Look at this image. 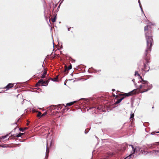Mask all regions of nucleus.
<instances>
[{"instance_id":"nucleus-1","label":"nucleus","mask_w":159,"mask_h":159,"mask_svg":"<svg viewBox=\"0 0 159 159\" xmlns=\"http://www.w3.org/2000/svg\"><path fill=\"white\" fill-rule=\"evenodd\" d=\"M148 26H149V25H147L144 27L145 34L147 41V48L145 50V52L144 54V61L143 62L144 68L143 69V70L144 71L146 72H148L149 70V66H148L149 59L148 56H147L148 51L149 49V48L148 47L149 41V33L148 30Z\"/></svg>"},{"instance_id":"nucleus-2","label":"nucleus","mask_w":159,"mask_h":159,"mask_svg":"<svg viewBox=\"0 0 159 159\" xmlns=\"http://www.w3.org/2000/svg\"><path fill=\"white\" fill-rule=\"evenodd\" d=\"M129 146L131 147L132 148L133 152H131V153L124 159H133L134 157V153L139 150V148L138 147H136L134 148L132 145H129Z\"/></svg>"},{"instance_id":"nucleus-3","label":"nucleus","mask_w":159,"mask_h":159,"mask_svg":"<svg viewBox=\"0 0 159 159\" xmlns=\"http://www.w3.org/2000/svg\"><path fill=\"white\" fill-rule=\"evenodd\" d=\"M48 80L44 81L43 80L41 79L39 80L38 83L36 84V87L41 85V86H46L48 84Z\"/></svg>"},{"instance_id":"nucleus-4","label":"nucleus","mask_w":159,"mask_h":159,"mask_svg":"<svg viewBox=\"0 0 159 159\" xmlns=\"http://www.w3.org/2000/svg\"><path fill=\"white\" fill-rule=\"evenodd\" d=\"M64 106V104H59L58 105H52L50 106V108L51 109H57V110H59V109H61L62 108V106Z\"/></svg>"},{"instance_id":"nucleus-5","label":"nucleus","mask_w":159,"mask_h":159,"mask_svg":"<svg viewBox=\"0 0 159 159\" xmlns=\"http://www.w3.org/2000/svg\"><path fill=\"white\" fill-rule=\"evenodd\" d=\"M135 76H138L139 79H140L139 81L140 82H146L142 78V77L140 76V75L138 73V71H135ZM144 84V83H143Z\"/></svg>"},{"instance_id":"nucleus-6","label":"nucleus","mask_w":159,"mask_h":159,"mask_svg":"<svg viewBox=\"0 0 159 159\" xmlns=\"http://www.w3.org/2000/svg\"><path fill=\"white\" fill-rule=\"evenodd\" d=\"M136 93V89H134L128 93H125V95L126 96H129Z\"/></svg>"},{"instance_id":"nucleus-7","label":"nucleus","mask_w":159,"mask_h":159,"mask_svg":"<svg viewBox=\"0 0 159 159\" xmlns=\"http://www.w3.org/2000/svg\"><path fill=\"white\" fill-rule=\"evenodd\" d=\"M97 110L98 111V112H101L102 111H104L105 110L104 109L103 106H100L97 108Z\"/></svg>"},{"instance_id":"nucleus-8","label":"nucleus","mask_w":159,"mask_h":159,"mask_svg":"<svg viewBox=\"0 0 159 159\" xmlns=\"http://www.w3.org/2000/svg\"><path fill=\"white\" fill-rule=\"evenodd\" d=\"M146 82H144V84L143 83L144 82H142V83L143 84H141L139 86V89H141L142 88H144L145 87L146 85H147L148 84V82L147 81H145Z\"/></svg>"},{"instance_id":"nucleus-9","label":"nucleus","mask_w":159,"mask_h":159,"mask_svg":"<svg viewBox=\"0 0 159 159\" xmlns=\"http://www.w3.org/2000/svg\"><path fill=\"white\" fill-rule=\"evenodd\" d=\"M14 84H9L7 85L6 87V88L7 89H9L10 88H12Z\"/></svg>"},{"instance_id":"nucleus-10","label":"nucleus","mask_w":159,"mask_h":159,"mask_svg":"<svg viewBox=\"0 0 159 159\" xmlns=\"http://www.w3.org/2000/svg\"><path fill=\"white\" fill-rule=\"evenodd\" d=\"M48 141L47 142V148H46V157H48V154L49 153V149H48Z\"/></svg>"},{"instance_id":"nucleus-11","label":"nucleus","mask_w":159,"mask_h":159,"mask_svg":"<svg viewBox=\"0 0 159 159\" xmlns=\"http://www.w3.org/2000/svg\"><path fill=\"white\" fill-rule=\"evenodd\" d=\"M47 73V70H45L44 69V71L43 72V74L42 75L41 78L42 79L44 78L45 77V75Z\"/></svg>"},{"instance_id":"nucleus-12","label":"nucleus","mask_w":159,"mask_h":159,"mask_svg":"<svg viewBox=\"0 0 159 159\" xmlns=\"http://www.w3.org/2000/svg\"><path fill=\"white\" fill-rule=\"evenodd\" d=\"M125 97H123L119 99L118 100L116 101L115 102L116 104H117L120 102Z\"/></svg>"},{"instance_id":"nucleus-13","label":"nucleus","mask_w":159,"mask_h":159,"mask_svg":"<svg viewBox=\"0 0 159 159\" xmlns=\"http://www.w3.org/2000/svg\"><path fill=\"white\" fill-rule=\"evenodd\" d=\"M150 48L152 45V43L153 42V39L152 38L150 37Z\"/></svg>"},{"instance_id":"nucleus-14","label":"nucleus","mask_w":159,"mask_h":159,"mask_svg":"<svg viewBox=\"0 0 159 159\" xmlns=\"http://www.w3.org/2000/svg\"><path fill=\"white\" fill-rule=\"evenodd\" d=\"M24 134V133H20L19 134H16V136L17 137H21V135H23Z\"/></svg>"},{"instance_id":"nucleus-15","label":"nucleus","mask_w":159,"mask_h":159,"mask_svg":"<svg viewBox=\"0 0 159 159\" xmlns=\"http://www.w3.org/2000/svg\"><path fill=\"white\" fill-rule=\"evenodd\" d=\"M72 68V65L70 64V66H69L68 68H66L65 69V71H66L67 70H70Z\"/></svg>"},{"instance_id":"nucleus-16","label":"nucleus","mask_w":159,"mask_h":159,"mask_svg":"<svg viewBox=\"0 0 159 159\" xmlns=\"http://www.w3.org/2000/svg\"><path fill=\"white\" fill-rule=\"evenodd\" d=\"M76 102V101H74L71 102H70L69 103H67L66 104V105L67 106H71L74 104Z\"/></svg>"},{"instance_id":"nucleus-17","label":"nucleus","mask_w":159,"mask_h":159,"mask_svg":"<svg viewBox=\"0 0 159 159\" xmlns=\"http://www.w3.org/2000/svg\"><path fill=\"white\" fill-rule=\"evenodd\" d=\"M17 128H18L19 129H27V128H26V127L24 128H19V127H18L17 126L15 128H14V129H17Z\"/></svg>"},{"instance_id":"nucleus-18","label":"nucleus","mask_w":159,"mask_h":159,"mask_svg":"<svg viewBox=\"0 0 159 159\" xmlns=\"http://www.w3.org/2000/svg\"><path fill=\"white\" fill-rule=\"evenodd\" d=\"M10 134V133H9V134H6V135H4V136H2V139H5L7 138V137H8V136L9 135V134Z\"/></svg>"},{"instance_id":"nucleus-19","label":"nucleus","mask_w":159,"mask_h":159,"mask_svg":"<svg viewBox=\"0 0 159 159\" xmlns=\"http://www.w3.org/2000/svg\"><path fill=\"white\" fill-rule=\"evenodd\" d=\"M42 115L40 111H38V114L37 115V116L38 117H41L42 116H41Z\"/></svg>"},{"instance_id":"nucleus-20","label":"nucleus","mask_w":159,"mask_h":159,"mask_svg":"<svg viewBox=\"0 0 159 159\" xmlns=\"http://www.w3.org/2000/svg\"><path fill=\"white\" fill-rule=\"evenodd\" d=\"M57 77H56V78H54V79H53L52 78H50V79L53 81H57Z\"/></svg>"},{"instance_id":"nucleus-21","label":"nucleus","mask_w":159,"mask_h":159,"mask_svg":"<svg viewBox=\"0 0 159 159\" xmlns=\"http://www.w3.org/2000/svg\"><path fill=\"white\" fill-rule=\"evenodd\" d=\"M138 3H139V7L141 10V11H142V12H143V9L142 8V6H141V3H140V0H138Z\"/></svg>"},{"instance_id":"nucleus-22","label":"nucleus","mask_w":159,"mask_h":159,"mask_svg":"<svg viewBox=\"0 0 159 159\" xmlns=\"http://www.w3.org/2000/svg\"><path fill=\"white\" fill-rule=\"evenodd\" d=\"M56 16H55L53 18H52V22H54L56 20Z\"/></svg>"},{"instance_id":"nucleus-23","label":"nucleus","mask_w":159,"mask_h":159,"mask_svg":"<svg viewBox=\"0 0 159 159\" xmlns=\"http://www.w3.org/2000/svg\"><path fill=\"white\" fill-rule=\"evenodd\" d=\"M149 89V87H148L146 89H144V91H143L142 92H141V93H143L146 92V91H148V90Z\"/></svg>"},{"instance_id":"nucleus-24","label":"nucleus","mask_w":159,"mask_h":159,"mask_svg":"<svg viewBox=\"0 0 159 159\" xmlns=\"http://www.w3.org/2000/svg\"><path fill=\"white\" fill-rule=\"evenodd\" d=\"M47 114V112H45L43 114H42L41 116H42V117L44 116L45 115H46Z\"/></svg>"},{"instance_id":"nucleus-25","label":"nucleus","mask_w":159,"mask_h":159,"mask_svg":"<svg viewBox=\"0 0 159 159\" xmlns=\"http://www.w3.org/2000/svg\"><path fill=\"white\" fill-rule=\"evenodd\" d=\"M96 109V108L95 107H90L89 109H87V111H88L89 110H91V109Z\"/></svg>"},{"instance_id":"nucleus-26","label":"nucleus","mask_w":159,"mask_h":159,"mask_svg":"<svg viewBox=\"0 0 159 159\" xmlns=\"http://www.w3.org/2000/svg\"><path fill=\"white\" fill-rule=\"evenodd\" d=\"M149 24H150V26L152 25L153 26L155 25V24H152V22H150ZM150 28H151V27L150 26Z\"/></svg>"},{"instance_id":"nucleus-27","label":"nucleus","mask_w":159,"mask_h":159,"mask_svg":"<svg viewBox=\"0 0 159 159\" xmlns=\"http://www.w3.org/2000/svg\"><path fill=\"white\" fill-rule=\"evenodd\" d=\"M134 114H132L130 115V118H132L134 117Z\"/></svg>"},{"instance_id":"nucleus-28","label":"nucleus","mask_w":159,"mask_h":159,"mask_svg":"<svg viewBox=\"0 0 159 159\" xmlns=\"http://www.w3.org/2000/svg\"><path fill=\"white\" fill-rule=\"evenodd\" d=\"M143 152H144L143 154H147V153H148V152L144 151Z\"/></svg>"},{"instance_id":"nucleus-29","label":"nucleus","mask_w":159,"mask_h":159,"mask_svg":"<svg viewBox=\"0 0 159 159\" xmlns=\"http://www.w3.org/2000/svg\"><path fill=\"white\" fill-rule=\"evenodd\" d=\"M155 145H159V142H156L155 143Z\"/></svg>"},{"instance_id":"nucleus-30","label":"nucleus","mask_w":159,"mask_h":159,"mask_svg":"<svg viewBox=\"0 0 159 159\" xmlns=\"http://www.w3.org/2000/svg\"><path fill=\"white\" fill-rule=\"evenodd\" d=\"M20 130V131L21 132H24L25 130Z\"/></svg>"},{"instance_id":"nucleus-31","label":"nucleus","mask_w":159,"mask_h":159,"mask_svg":"<svg viewBox=\"0 0 159 159\" xmlns=\"http://www.w3.org/2000/svg\"><path fill=\"white\" fill-rule=\"evenodd\" d=\"M134 79H133L132 80V81H133L134 82V83H135V81H134Z\"/></svg>"},{"instance_id":"nucleus-32","label":"nucleus","mask_w":159,"mask_h":159,"mask_svg":"<svg viewBox=\"0 0 159 159\" xmlns=\"http://www.w3.org/2000/svg\"><path fill=\"white\" fill-rule=\"evenodd\" d=\"M89 132V131H88L87 132H86V130H85V134H87V133H88V132Z\"/></svg>"},{"instance_id":"nucleus-33","label":"nucleus","mask_w":159,"mask_h":159,"mask_svg":"<svg viewBox=\"0 0 159 159\" xmlns=\"http://www.w3.org/2000/svg\"><path fill=\"white\" fill-rule=\"evenodd\" d=\"M70 28H69L68 29V31H70Z\"/></svg>"},{"instance_id":"nucleus-34","label":"nucleus","mask_w":159,"mask_h":159,"mask_svg":"<svg viewBox=\"0 0 159 159\" xmlns=\"http://www.w3.org/2000/svg\"><path fill=\"white\" fill-rule=\"evenodd\" d=\"M112 91H115V90L114 89H112Z\"/></svg>"},{"instance_id":"nucleus-35","label":"nucleus","mask_w":159,"mask_h":159,"mask_svg":"<svg viewBox=\"0 0 159 159\" xmlns=\"http://www.w3.org/2000/svg\"><path fill=\"white\" fill-rule=\"evenodd\" d=\"M113 96L114 97H115L116 96V95H115V94H114L113 93Z\"/></svg>"},{"instance_id":"nucleus-36","label":"nucleus","mask_w":159,"mask_h":159,"mask_svg":"<svg viewBox=\"0 0 159 159\" xmlns=\"http://www.w3.org/2000/svg\"><path fill=\"white\" fill-rule=\"evenodd\" d=\"M57 4L55 5V6H54V8H55L57 7Z\"/></svg>"},{"instance_id":"nucleus-37","label":"nucleus","mask_w":159,"mask_h":159,"mask_svg":"<svg viewBox=\"0 0 159 159\" xmlns=\"http://www.w3.org/2000/svg\"><path fill=\"white\" fill-rule=\"evenodd\" d=\"M159 133V131H158V132H157L155 133Z\"/></svg>"},{"instance_id":"nucleus-38","label":"nucleus","mask_w":159,"mask_h":159,"mask_svg":"<svg viewBox=\"0 0 159 159\" xmlns=\"http://www.w3.org/2000/svg\"><path fill=\"white\" fill-rule=\"evenodd\" d=\"M14 124H16V125H17V123L16 122H15Z\"/></svg>"},{"instance_id":"nucleus-39","label":"nucleus","mask_w":159,"mask_h":159,"mask_svg":"<svg viewBox=\"0 0 159 159\" xmlns=\"http://www.w3.org/2000/svg\"><path fill=\"white\" fill-rule=\"evenodd\" d=\"M52 30V27H51V30Z\"/></svg>"},{"instance_id":"nucleus-40","label":"nucleus","mask_w":159,"mask_h":159,"mask_svg":"<svg viewBox=\"0 0 159 159\" xmlns=\"http://www.w3.org/2000/svg\"><path fill=\"white\" fill-rule=\"evenodd\" d=\"M96 138H97V139H98V138L97 136H96Z\"/></svg>"},{"instance_id":"nucleus-41","label":"nucleus","mask_w":159,"mask_h":159,"mask_svg":"<svg viewBox=\"0 0 159 159\" xmlns=\"http://www.w3.org/2000/svg\"><path fill=\"white\" fill-rule=\"evenodd\" d=\"M23 101H24V100L23 101V102H22V104H23Z\"/></svg>"},{"instance_id":"nucleus-42","label":"nucleus","mask_w":159,"mask_h":159,"mask_svg":"<svg viewBox=\"0 0 159 159\" xmlns=\"http://www.w3.org/2000/svg\"><path fill=\"white\" fill-rule=\"evenodd\" d=\"M23 101H24V100L23 101V102H22V104H23Z\"/></svg>"},{"instance_id":"nucleus-43","label":"nucleus","mask_w":159,"mask_h":159,"mask_svg":"<svg viewBox=\"0 0 159 159\" xmlns=\"http://www.w3.org/2000/svg\"><path fill=\"white\" fill-rule=\"evenodd\" d=\"M153 132H152V133H151V134H153Z\"/></svg>"},{"instance_id":"nucleus-44","label":"nucleus","mask_w":159,"mask_h":159,"mask_svg":"<svg viewBox=\"0 0 159 159\" xmlns=\"http://www.w3.org/2000/svg\"><path fill=\"white\" fill-rule=\"evenodd\" d=\"M2 147H4V146H2Z\"/></svg>"},{"instance_id":"nucleus-45","label":"nucleus","mask_w":159,"mask_h":159,"mask_svg":"<svg viewBox=\"0 0 159 159\" xmlns=\"http://www.w3.org/2000/svg\"><path fill=\"white\" fill-rule=\"evenodd\" d=\"M2 147H4V146H2Z\"/></svg>"},{"instance_id":"nucleus-46","label":"nucleus","mask_w":159,"mask_h":159,"mask_svg":"<svg viewBox=\"0 0 159 159\" xmlns=\"http://www.w3.org/2000/svg\"><path fill=\"white\" fill-rule=\"evenodd\" d=\"M59 7H60V5H59V6L58 7V8H59Z\"/></svg>"},{"instance_id":"nucleus-47","label":"nucleus","mask_w":159,"mask_h":159,"mask_svg":"<svg viewBox=\"0 0 159 159\" xmlns=\"http://www.w3.org/2000/svg\"><path fill=\"white\" fill-rule=\"evenodd\" d=\"M149 87H150V85L149 86Z\"/></svg>"},{"instance_id":"nucleus-48","label":"nucleus","mask_w":159,"mask_h":159,"mask_svg":"<svg viewBox=\"0 0 159 159\" xmlns=\"http://www.w3.org/2000/svg\"><path fill=\"white\" fill-rule=\"evenodd\" d=\"M53 46L54 45V43H53Z\"/></svg>"},{"instance_id":"nucleus-49","label":"nucleus","mask_w":159,"mask_h":159,"mask_svg":"<svg viewBox=\"0 0 159 159\" xmlns=\"http://www.w3.org/2000/svg\"><path fill=\"white\" fill-rule=\"evenodd\" d=\"M19 119L18 120H17V121H19Z\"/></svg>"}]
</instances>
